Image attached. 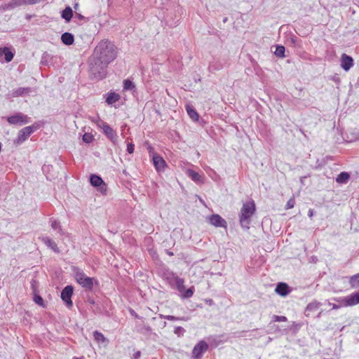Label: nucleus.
<instances>
[{"label":"nucleus","instance_id":"1","mask_svg":"<svg viewBox=\"0 0 359 359\" xmlns=\"http://www.w3.org/2000/svg\"><path fill=\"white\" fill-rule=\"evenodd\" d=\"M116 57L114 45L108 40H102L94 49L89 60L90 73L94 79L100 80L106 76L108 65Z\"/></svg>","mask_w":359,"mask_h":359},{"label":"nucleus","instance_id":"2","mask_svg":"<svg viewBox=\"0 0 359 359\" xmlns=\"http://www.w3.org/2000/svg\"><path fill=\"white\" fill-rule=\"evenodd\" d=\"M256 211L255 201L250 200L243 203L239 213V222L243 229H248L251 223V218Z\"/></svg>","mask_w":359,"mask_h":359},{"label":"nucleus","instance_id":"3","mask_svg":"<svg viewBox=\"0 0 359 359\" xmlns=\"http://www.w3.org/2000/svg\"><path fill=\"white\" fill-rule=\"evenodd\" d=\"M333 299L338 303L340 308L353 306L359 304V295L358 292L345 297H335Z\"/></svg>","mask_w":359,"mask_h":359},{"label":"nucleus","instance_id":"4","mask_svg":"<svg viewBox=\"0 0 359 359\" xmlns=\"http://www.w3.org/2000/svg\"><path fill=\"white\" fill-rule=\"evenodd\" d=\"M75 279L80 285L90 290L93 289L94 282L97 283L95 278L87 276L82 271H77L75 273Z\"/></svg>","mask_w":359,"mask_h":359},{"label":"nucleus","instance_id":"5","mask_svg":"<svg viewBox=\"0 0 359 359\" xmlns=\"http://www.w3.org/2000/svg\"><path fill=\"white\" fill-rule=\"evenodd\" d=\"M7 121L11 125L22 126L31 122V118L18 112L7 118Z\"/></svg>","mask_w":359,"mask_h":359},{"label":"nucleus","instance_id":"6","mask_svg":"<svg viewBox=\"0 0 359 359\" xmlns=\"http://www.w3.org/2000/svg\"><path fill=\"white\" fill-rule=\"evenodd\" d=\"M208 344L203 340L198 341L192 351L193 359H201L203 355L208 351Z\"/></svg>","mask_w":359,"mask_h":359},{"label":"nucleus","instance_id":"7","mask_svg":"<svg viewBox=\"0 0 359 359\" xmlns=\"http://www.w3.org/2000/svg\"><path fill=\"white\" fill-rule=\"evenodd\" d=\"M90 182L92 186L98 188V191L103 195L107 194V187L102 179L97 175H91L90 177Z\"/></svg>","mask_w":359,"mask_h":359},{"label":"nucleus","instance_id":"8","mask_svg":"<svg viewBox=\"0 0 359 359\" xmlns=\"http://www.w3.org/2000/svg\"><path fill=\"white\" fill-rule=\"evenodd\" d=\"M34 131V127L32 126H27L22 128L18 135L15 142L17 144H22L25 142L32 133Z\"/></svg>","mask_w":359,"mask_h":359},{"label":"nucleus","instance_id":"9","mask_svg":"<svg viewBox=\"0 0 359 359\" xmlns=\"http://www.w3.org/2000/svg\"><path fill=\"white\" fill-rule=\"evenodd\" d=\"M73 291V287L72 285H67L61 292V299L69 308L72 307L73 305L72 301Z\"/></svg>","mask_w":359,"mask_h":359},{"label":"nucleus","instance_id":"10","mask_svg":"<svg viewBox=\"0 0 359 359\" xmlns=\"http://www.w3.org/2000/svg\"><path fill=\"white\" fill-rule=\"evenodd\" d=\"M153 164L158 172H163L167 166L165 161L158 154H154L152 156Z\"/></svg>","mask_w":359,"mask_h":359},{"label":"nucleus","instance_id":"11","mask_svg":"<svg viewBox=\"0 0 359 359\" xmlns=\"http://www.w3.org/2000/svg\"><path fill=\"white\" fill-rule=\"evenodd\" d=\"M99 127L102 128L105 135L112 142H115L117 139L116 133L113 128L106 122H101Z\"/></svg>","mask_w":359,"mask_h":359},{"label":"nucleus","instance_id":"12","mask_svg":"<svg viewBox=\"0 0 359 359\" xmlns=\"http://www.w3.org/2000/svg\"><path fill=\"white\" fill-rule=\"evenodd\" d=\"M210 224L215 227H223L227 229V222L218 214H213L208 217Z\"/></svg>","mask_w":359,"mask_h":359},{"label":"nucleus","instance_id":"13","mask_svg":"<svg viewBox=\"0 0 359 359\" xmlns=\"http://www.w3.org/2000/svg\"><path fill=\"white\" fill-rule=\"evenodd\" d=\"M320 306H321L320 302H319L316 300L312 301L311 302L308 304V305L306 306V307L305 309V311H304L305 316L306 317L312 316L313 314L318 310V309L320 308Z\"/></svg>","mask_w":359,"mask_h":359},{"label":"nucleus","instance_id":"14","mask_svg":"<svg viewBox=\"0 0 359 359\" xmlns=\"http://www.w3.org/2000/svg\"><path fill=\"white\" fill-rule=\"evenodd\" d=\"M353 66V58L346 55V53H343L341 57V67L345 71H348Z\"/></svg>","mask_w":359,"mask_h":359},{"label":"nucleus","instance_id":"15","mask_svg":"<svg viewBox=\"0 0 359 359\" xmlns=\"http://www.w3.org/2000/svg\"><path fill=\"white\" fill-rule=\"evenodd\" d=\"M3 57L6 62H9L13 59L14 53L8 47L0 48V60Z\"/></svg>","mask_w":359,"mask_h":359},{"label":"nucleus","instance_id":"16","mask_svg":"<svg viewBox=\"0 0 359 359\" xmlns=\"http://www.w3.org/2000/svg\"><path fill=\"white\" fill-rule=\"evenodd\" d=\"M105 96V102L108 105H113L121 99V95L114 91H109Z\"/></svg>","mask_w":359,"mask_h":359},{"label":"nucleus","instance_id":"17","mask_svg":"<svg viewBox=\"0 0 359 359\" xmlns=\"http://www.w3.org/2000/svg\"><path fill=\"white\" fill-rule=\"evenodd\" d=\"M41 241L49 248H50L55 252H59V248L56 243L48 236H42L40 238Z\"/></svg>","mask_w":359,"mask_h":359},{"label":"nucleus","instance_id":"18","mask_svg":"<svg viewBox=\"0 0 359 359\" xmlns=\"http://www.w3.org/2000/svg\"><path fill=\"white\" fill-rule=\"evenodd\" d=\"M187 175L196 183L197 184H203V177L201 175L196 172V171L188 169L187 170Z\"/></svg>","mask_w":359,"mask_h":359},{"label":"nucleus","instance_id":"19","mask_svg":"<svg viewBox=\"0 0 359 359\" xmlns=\"http://www.w3.org/2000/svg\"><path fill=\"white\" fill-rule=\"evenodd\" d=\"M30 92H31L30 88H22L21 87V88H18L17 89L13 90L10 93V95L12 97H17L23 96L25 95H27Z\"/></svg>","mask_w":359,"mask_h":359},{"label":"nucleus","instance_id":"20","mask_svg":"<svg viewBox=\"0 0 359 359\" xmlns=\"http://www.w3.org/2000/svg\"><path fill=\"white\" fill-rule=\"evenodd\" d=\"M275 290L281 296H285L290 292L288 285L284 283H278Z\"/></svg>","mask_w":359,"mask_h":359},{"label":"nucleus","instance_id":"21","mask_svg":"<svg viewBox=\"0 0 359 359\" xmlns=\"http://www.w3.org/2000/svg\"><path fill=\"white\" fill-rule=\"evenodd\" d=\"M25 5L24 0H11L8 4L4 5V10H12L16 7Z\"/></svg>","mask_w":359,"mask_h":359},{"label":"nucleus","instance_id":"22","mask_svg":"<svg viewBox=\"0 0 359 359\" xmlns=\"http://www.w3.org/2000/svg\"><path fill=\"white\" fill-rule=\"evenodd\" d=\"M223 67H224V65L220 60L214 59L210 63L208 69L210 72H213L222 69L223 68Z\"/></svg>","mask_w":359,"mask_h":359},{"label":"nucleus","instance_id":"23","mask_svg":"<svg viewBox=\"0 0 359 359\" xmlns=\"http://www.w3.org/2000/svg\"><path fill=\"white\" fill-rule=\"evenodd\" d=\"M61 41L64 44H65L67 46H70L74 43V35L69 32H65L61 36Z\"/></svg>","mask_w":359,"mask_h":359},{"label":"nucleus","instance_id":"24","mask_svg":"<svg viewBox=\"0 0 359 359\" xmlns=\"http://www.w3.org/2000/svg\"><path fill=\"white\" fill-rule=\"evenodd\" d=\"M123 90L124 91L129 90L131 91L132 93H134L136 90V86L132 81L129 79H126L123 81Z\"/></svg>","mask_w":359,"mask_h":359},{"label":"nucleus","instance_id":"25","mask_svg":"<svg viewBox=\"0 0 359 359\" xmlns=\"http://www.w3.org/2000/svg\"><path fill=\"white\" fill-rule=\"evenodd\" d=\"M61 16L66 22H69L73 17V11L71 7H66L62 11Z\"/></svg>","mask_w":359,"mask_h":359},{"label":"nucleus","instance_id":"26","mask_svg":"<svg viewBox=\"0 0 359 359\" xmlns=\"http://www.w3.org/2000/svg\"><path fill=\"white\" fill-rule=\"evenodd\" d=\"M175 282L177 290L182 294L185 290L184 280L178 276L175 277Z\"/></svg>","mask_w":359,"mask_h":359},{"label":"nucleus","instance_id":"27","mask_svg":"<svg viewBox=\"0 0 359 359\" xmlns=\"http://www.w3.org/2000/svg\"><path fill=\"white\" fill-rule=\"evenodd\" d=\"M186 110H187L188 115L192 120H194L195 121H197L198 120L199 116H198V113L196 112V111L194 109L193 107H191L190 105H187Z\"/></svg>","mask_w":359,"mask_h":359},{"label":"nucleus","instance_id":"28","mask_svg":"<svg viewBox=\"0 0 359 359\" xmlns=\"http://www.w3.org/2000/svg\"><path fill=\"white\" fill-rule=\"evenodd\" d=\"M203 168L212 180L215 181L218 180L219 176L212 168L208 165L204 166Z\"/></svg>","mask_w":359,"mask_h":359},{"label":"nucleus","instance_id":"29","mask_svg":"<svg viewBox=\"0 0 359 359\" xmlns=\"http://www.w3.org/2000/svg\"><path fill=\"white\" fill-rule=\"evenodd\" d=\"M159 317L162 319H166V320H183V321H187L189 320V318L187 317H175L174 316H171V315H163V314H159L158 315Z\"/></svg>","mask_w":359,"mask_h":359},{"label":"nucleus","instance_id":"30","mask_svg":"<svg viewBox=\"0 0 359 359\" xmlns=\"http://www.w3.org/2000/svg\"><path fill=\"white\" fill-rule=\"evenodd\" d=\"M50 226L52 229L56 231H57L58 233L60 235L64 234V231L60 224V222L55 219H51L50 220Z\"/></svg>","mask_w":359,"mask_h":359},{"label":"nucleus","instance_id":"31","mask_svg":"<svg viewBox=\"0 0 359 359\" xmlns=\"http://www.w3.org/2000/svg\"><path fill=\"white\" fill-rule=\"evenodd\" d=\"M349 177L350 175L348 173L346 172H341L339 175H338L337 177L336 178V181L338 183L344 184L348 181Z\"/></svg>","mask_w":359,"mask_h":359},{"label":"nucleus","instance_id":"32","mask_svg":"<svg viewBox=\"0 0 359 359\" xmlns=\"http://www.w3.org/2000/svg\"><path fill=\"white\" fill-rule=\"evenodd\" d=\"M349 283L353 288H358L359 287V273L350 278Z\"/></svg>","mask_w":359,"mask_h":359},{"label":"nucleus","instance_id":"33","mask_svg":"<svg viewBox=\"0 0 359 359\" xmlns=\"http://www.w3.org/2000/svg\"><path fill=\"white\" fill-rule=\"evenodd\" d=\"M93 336H94L95 340H96L97 342H101V343L107 342V339L104 336V334L98 331H95L93 332Z\"/></svg>","mask_w":359,"mask_h":359},{"label":"nucleus","instance_id":"34","mask_svg":"<svg viewBox=\"0 0 359 359\" xmlns=\"http://www.w3.org/2000/svg\"><path fill=\"white\" fill-rule=\"evenodd\" d=\"M194 292V287H189L188 289H185L184 291L181 294V297L182 299H188L193 296Z\"/></svg>","mask_w":359,"mask_h":359},{"label":"nucleus","instance_id":"35","mask_svg":"<svg viewBox=\"0 0 359 359\" xmlns=\"http://www.w3.org/2000/svg\"><path fill=\"white\" fill-rule=\"evenodd\" d=\"M285 48L283 46H277L274 54L280 57H285Z\"/></svg>","mask_w":359,"mask_h":359},{"label":"nucleus","instance_id":"36","mask_svg":"<svg viewBox=\"0 0 359 359\" xmlns=\"http://www.w3.org/2000/svg\"><path fill=\"white\" fill-rule=\"evenodd\" d=\"M94 139L93 135L91 133H86L83 135L82 140L86 143H90Z\"/></svg>","mask_w":359,"mask_h":359},{"label":"nucleus","instance_id":"37","mask_svg":"<svg viewBox=\"0 0 359 359\" xmlns=\"http://www.w3.org/2000/svg\"><path fill=\"white\" fill-rule=\"evenodd\" d=\"M273 322H285L287 321V318L284 316H276L273 315L272 317Z\"/></svg>","mask_w":359,"mask_h":359},{"label":"nucleus","instance_id":"38","mask_svg":"<svg viewBox=\"0 0 359 359\" xmlns=\"http://www.w3.org/2000/svg\"><path fill=\"white\" fill-rule=\"evenodd\" d=\"M185 332V330L182 327H176L174 330V333L178 337L182 336Z\"/></svg>","mask_w":359,"mask_h":359},{"label":"nucleus","instance_id":"39","mask_svg":"<svg viewBox=\"0 0 359 359\" xmlns=\"http://www.w3.org/2000/svg\"><path fill=\"white\" fill-rule=\"evenodd\" d=\"M34 301L36 304H38L39 306H43V300L40 295H38V294L34 295Z\"/></svg>","mask_w":359,"mask_h":359},{"label":"nucleus","instance_id":"40","mask_svg":"<svg viewBox=\"0 0 359 359\" xmlns=\"http://www.w3.org/2000/svg\"><path fill=\"white\" fill-rule=\"evenodd\" d=\"M294 198H290L287 202V204H286V209H291L294 207Z\"/></svg>","mask_w":359,"mask_h":359},{"label":"nucleus","instance_id":"41","mask_svg":"<svg viewBox=\"0 0 359 359\" xmlns=\"http://www.w3.org/2000/svg\"><path fill=\"white\" fill-rule=\"evenodd\" d=\"M134 144L133 143H128L127 144V151L129 154H133L134 152Z\"/></svg>","mask_w":359,"mask_h":359},{"label":"nucleus","instance_id":"42","mask_svg":"<svg viewBox=\"0 0 359 359\" xmlns=\"http://www.w3.org/2000/svg\"><path fill=\"white\" fill-rule=\"evenodd\" d=\"M140 355H141V353H140V351H136V352L133 354V358L134 359H139V358H140Z\"/></svg>","mask_w":359,"mask_h":359},{"label":"nucleus","instance_id":"43","mask_svg":"<svg viewBox=\"0 0 359 359\" xmlns=\"http://www.w3.org/2000/svg\"><path fill=\"white\" fill-rule=\"evenodd\" d=\"M143 328L145 330V333H149L151 332V328L148 325H145Z\"/></svg>","mask_w":359,"mask_h":359},{"label":"nucleus","instance_id":"44","mask_svg":"<svg viewBox=\"0 0 359 359\" xmlns=\"http://www.w3.org/2000/svg\"><path fill=\"white\" fill-rule=\"evenodd\" d=\"M329 305L332 306V309L337 310L340 309V306L338 305V304H331L329 303Z\"/></svg>","mask_w":359,"mask_h":359},{"label":"nucleus","instance_id":"45","mask_svg":"<svg viewBox=\"0 0 359 359\" xmlns=\"http://www.w3.org/2000/svg\"><path fill=\"white\" fill-rule=\"evenodd\" d=\"M205 302L206 304H208V305H210V306H212V305H213V304H214L213 300H212V299H205Z\"/></svg>","mask_w":359,"mask_h":359},{"label":"nucleus","instance_id":"46","mask_svg":"<svg viewBox=\"0 0 359 359\" xmlns=\"http://www.w3.org/2000/svg\"><path fill=\"white\" fill-rule=\"evenodd\" d=\"M75 18L80 20H82L84 19V16H83L80 13H76L75 15Z\"/></svg>","mask_w":359,"mask_h":359},{"label":"nucleus","instance_id":"47","mask_svg":"<svg viewBox=\"0 0 359 359\" xmlns=\"http://www.w3.org/2000/svg\"><path fill=\"white\" fill-rule=\"evenodd\" d=\"M308 215H309V217H313V210H311V209H310V210H309Z\"/></svg>","mask_w":359,"mask_h":359},{"label":"nucleus","instance_id":"48","mask_svg":"<svg viewBox=\"0 0 359 359\" xmlns=\"http://www.w3.org/2000/svg\"><path fill=\"white\" fill-rule=\"evenodd\" d=\"M41 63L44 65L47 64L46 60H45V57H42Z\"/></svg>","mask_w":359,"mask_h":359},{"label":"nucleus","instance_id":"49","mask_svg":"<svg viewBox=\"0 0 359 359\" xmlns=\"http://www.w3.org/2000/svg\"><path fill=\"white\" fill-rule=\"evenodd\" d=\"M322 313H323V311H320V312L318 313V315L316 316V318H319L321 316Z\"/></svg>","mask_w":359,"mask_h":359},{"label":"nucleus","instance_id":"50","mask_svg":"<svg viewBox=\"0 0 359 359\" xmlns=\"http://www.w3.org/2000/svg\"><path fill=\"white\" fill-rule=\"evenodd\" d=\"M130 313H131V314H132V315H134L135 317H137V314H135V311H133V310H132V311H130Z\"/></svg>","mask_w":359,"mask_h":359},{"label":"nucleus","instance_id":"51","mask_svg":"<svg viewBox=\"0 0 359 359\" xmlns=\"http://www.w3.org/2000/svg\"><path fill=\"white\" fill-rule=\"evenodd\" d=\"M166 326V322H163L162 323V327H165Z\"/></svg>","mask_w":359,"mask_h":359},{"label":"nucleus","instance_id":"52","mask_svg":"<svg viewBox=\"0 0 359 359\" xmlns=\"http://www.w3.org/2000/svg\"><path fill=\"white\" fill-rule=\"evenodd\" d=\"M355 140H359V133H358V136L355 137Z\"/></svg>","mask_w":359,"mask_h":359}]
</instances>
